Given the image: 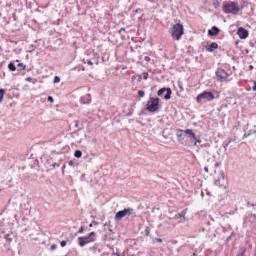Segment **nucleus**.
<instances>
[{"instance_id":"nucleus-1","label":"nucleus","mask_w":256,"mask_h":256,"mask_svg":"<svg viewBox=\"0 0 256 256\" xmlns=\"http://www.w3.org/2000/svg\"><path fill=\"white\" fill-rule=\"evenodd\" d=\"M243 8L244 6H239L237 2H230L226 4L223 9L226 14H236Z\"/></svg>"},{"instance_id":"nucleus-2","label":"nucleus","mask_w":256,"mask_h":256,"mask_svg":"<svg viewBox=\"0 0 256 256\" xmlns=\"http://www.w3.org/2000/svg\"><path fill=\"white\" fill-rule=\"evenodd\" d=\"M178 132H180V134L178 133L177 136L178 138V142L182 144H184L182 137L188 136L192 140H195L196 137L195 133L194 132V130L191 129H188L186 130H178Z\"/></svg>"},{"instance_id":"nucleus-3","label":"nucleus","mask_w":256,"mask_h":256,"mask_svg":"<svg viewBox=\"0 0 256 256\" xmlns=\"http://www.w3.org/2000/svg\"><path fill=\"white\" fill-rule=\"evenodd\" d=\"M184 34V28L182 24H177L174 26L172 28L171 34L174 38H176L177 40L180 39L182 36Z\"/></svg>"},{"instance_id":"nucleus-4","label":"nucleus","mask_w":256,"mask_h":256,"mask_svg":"<svg viewBox=\"0 0 256 256\" xmlns=\"http://www.w3.org/2000/svg\"><path fill=\"white\" fill-rule=\"evenodd\" d=\"M160 220H164L162 223L160 224L158 226L159 228L162 227L165 230H171L172 228L176 226V224H172L170 221L174 219L172 218H168L164 214H162L160 217Z\"/></svg>"},{"instance_id":"nucleus-5","label":"nucleus","mask_w":256,"mask_h":256,"mask_svg":"<svg viewBox=\"0 0 256 256\" xmlns=\"http://www.w3.org/2000/svg\"><path fill=\"white\" fill-rule=\"evenodd\" d=\"M158 98H151L147 103L146 109L150 112H156L158 110Z\"/></svg>"},{"instance_id":"nucleus-6","label":"nucleus","mask_w":256,"mask_h":256,"mask_svg":"<svg viewBox=\"0 0 256 256\" xmlns=\"http://www.w3.org/2000/svg\"><path fill=\"white\" fill-rule=\"evenodd\" d=\"M96 236V234L94 232H92L88 236L80 237L78 238L80 241L79 245L80 247H84L86 244L90 243L91 242H94L95 241L94 236Z\"/></svg>"},{"instance_id":"nucleus-7","label":"nucleus","mask_w":256,"mask_h":256,"mask_svg":"<svg viewBox=\"0 0 256 256\" xmlns=\"http://www.w3.org/2000/svg\"><path fill=\"white\" fill-rule=\"evenodd\" d=\"M134 210L132 208L124 209V210L118 212L116 215L114 219L116 221H120L126 216L132 214Z\"/></svg>"},{"instance_id":"nucleus-8","label":"nucleus","mask_w":256,"mask_h":256,"mask_svg":"<svg viewBox=\"0 0 256 256\" xmlns=\"http://www.w3.org/2000/svg\"><path fill=\"white\" fill-rule=\"evenodd\" d=\"M202 99H206L208 101H212L214 99V96L211 92L205 91L198 96L196 101L200 102Z\"/></svg>"},{"instance_id":"nucleus-9","label":"nucleus","mask_w":256,"mask_h":256,"mask_svg":"<svg viewBox=\"0 0 256 256\" xmlns=\"http://www.w3.org/2000/svg\"><path fill=\"white\" fill-rule=\"evenodd\" d=\"M216 78L219 82H224L226 80V78L228 76V74L224 70L219 68L216 72Z\"/></svg>"},{"instance_id":"nucleus-10","label":"nucleus","mask_w":256,"mask_h":256,"mask_svg":"<svg viewBox=\"0 0 256 256\" xmlns=\"http://www.w3.org/2000/svg\"><path fill=\"white\" fill-rule=\"evenodd\" d=\"M166 92H167V94L165 96L164 98L166 100H170L171 98L172 94V90L170 88H162L160 89V90H158V96H162V94Z\"/></svg>"},{"instance_id":"nucleus-11","label":"nucleus","mask_w":256,"mask_h":256,"mask_svg":"<svg viewBox=\"0 0 256 256\" xmlns=\"http://www.w3.org/2000/svg\"><path fill=\"white\" fill-rule=\"evenodd\" d=\"M238 34L241 39H246L248 36V32L242 28L238 29Z\"/></svg>"},{"instance_id":"nucleus-12","label":"nucleus","mask_w":256,"mask_h":256,"mask_svg":"<svg viewBox=\"0 0 256 256\" xmlns=\"http://www.w3.org/2000/svg\"><path fill=\"white\" fill-rule=\"evenodd\" d=\"M187 210L188 208L182 211L180 214H178L176 215L174 217V218H176L178 216L179 218L180 219V220L178 222V224L185 222L186 216V214Z\"/></svg>"},{"instance_id":"nucleus-13","label":"nucleus","mask_w":256,"mask_h":256,"mask_svg":"<svg viewBox=\"0 0 256 256\" xmlns=\"http://www.w3.org/2000/svg\"><path fill=\"white\" fill-rule=\"evenodd\" d=\"M220 32V30L216 26H213L211 30H208V34L211 36H217Z\"/></svg>"},{"instance_id":"nucleus-14","label":"nucleus","mask_w":256,"mask_h":256,"mask_svg":"<svg viewBox=\"0 0 256 256\" xmlns=\"http://www.w3.org/2000/svg\"><path fill=\"white\" fill-rule=\"evenodd\" d=\"M218 48V44L216 42H212L210 46H206V50L208 52H212L214 50Z\"/></svg>"},{"instance_id":"nucleus-15","label":"nucleus","mask_w":256,"mask_h":256,"mask_svg":"<svg viewBox=\"0 0 256 256\" xmlns=\"http://www.w3.org/2000/svg\"><path fill=\"white\" fill-rule=\"evenodd\" d=\"M220 178H218V180H216V183L218 184H220V182L224 181V173L223 172H220Z\"/></svg>"},{"instance_id":"nucleus-16","label":"nucleus","mask_w":256,"mask_h":256,"mask_svg":"<svg viewBox=\"0 0 256 256\" xmlns=\"http://www.w3.org/2000/svg\"><path fill=\"white\" fill-rule=\"evenodd\" d=\"M222 0H212V4L216 9L220 8V5Z\"/></svg>"},{"instance_id":"nucleus-17","label":"nucleus","mask_w":256,"mask_h":256,"mask_svg":"<svg viewBox=\"0 0 256 256\" xmlns=\"http://www.w3.org/2000/svg\"><path fill=\"white\" fill-rule=\"evenodd\" d=\"M8 68L12 72H14L16 70V67L15 65L12 62H10L8 64Z\"/></svg>"},{"instance_id":"nucleus-18","label":"nucleus","mask_w":256,"mask_h":256,"mask_svg":"<svg viewBox=\"0 0 256 256\" xmlns=\"http://www.w3.org/2000/svg\"><path fill=\"white\" fill-rule=\"evenodd\" d=\"M74 156L76 158H80L82 156V152L80 150H76L75 152Z\"/></svg>"},{"instance_id":"nucleus-19","label":"nucleus","mask_w":256,"mask_h":256,"mask_svg":"<svg viewBox=\"0 0 256 256\" xmlns=\"http://www.w3.org/2000/svg\"><path fill=\"white\" fill-rule=\"evenodd\" d=\"M195 142H194V146H196V147H198V144H200L201 142H202V140H200V138H198L197 137L196 138V139L195 140H194Z\"/></svg>"},{"instance_id":"nucleus-20","label":"nucleus","mask_w":256,"mask_h":256,"mask_svg":"<svg viewBox=\"0 0 256 256\" xmlns=\"http://www.w3.org/2000/svg\"><path fill=\"white\" fill-rule=\"evenodd\" d=\"M4 92H5V91L4 90H3V89L0 90V102H2V100Z\"/></svg>"},{"instance_id":"nucleus-21","label":"nucleus","mask_w":256,"mask_h":256,"mask_svg":"<svg viewBox=\"0 0 256 256\" xmlns=\"http://www.w3.org/2000/svg\"><path fill=\"white\" fill-rule=\"evenodd\" d=\"M138 94L140 98H143L144 96V95H145L144 92V91H142V90L138 91Z\"/></svg>"},{"instance_id":"nucleus-22","label":"nucleus","mask_w":256,"mask_h":256,"mask_svg":"<svg viewBox=\"0 0 256 256\" xmlns=\"http://www.w3.org/2000/svg\"><path fill=\"white\" fill-rule=\"evenodd\" d=\"M60 82V78L58 76H56L54 78V83H58Z\"/></svg>"},{"instance_id":"nucleus-23","label":"nucleus","mask_w":256,"mask_h":256,"mask_svg":"<svg viewBox=\"0 0 256 256\" xmlns=\"http://www.w3.org/2000/svg\"><path fill=\"white\" fill-rule=\"evenodd\" d=\"M18 67H22V70H24L26 68V66H24L22 63H20L18 64Z\"/></svg>"},{"instance_id":"nucleus-24","label":"nucleus","mask_w":256,"mask_h":256,"mask_svg":"<svg viewBox=\"0 0 256 256\" xmlns=\"http://www.w3.org/2000/svg\"><path fill=\"white\" fill-rule=\"evenodd\" d=\"M48 100L50 102L52 103L54 102V100L52 96L48 97Z\"/></svg>"},{"instance_id":"nucleus-25","label":"nucleus","mask_w":256,"mask_h":256,"mask_svg":"<svg viewBox=\"0 0 256 256\" xmlns=\"http://www.w3.org/2000/svg\"><path fill=\"white\" fill-rule=\"evenodd\" d=\"M61 246L64 248V247L66 244V241H62L60 243Z\"/></svg>"},{"instance_id":"nucleus-26","label":"nucleus","mask_w":256,"mask_h":256,"mask_svg":"<svg viewBox=\"0 0 256 256\" xmlns=\"http://www.w3.org/2000/svg\"><path fill=\"white\" fill-rule=\"evenodd\" d=\"M84 227L82 226V227L80 228V230L78 232V233L82 234V233L84 232Z\"/></svg>"},{"instance_id":"nucleus-27","label":"nucleus","mask_w":256,"mask_h":256,"mask_svg":"<svg viewBox=\"0 0 256 256\" xmlns=\"http://www.w3.org/2000/svg\"><path fill=\"white\" fill-rule=\"evenodd\" d=\"M178 86H179L180 88V90L184 91V88H183L181 83L178 82Z\"/></svg>"},{"instance_id":"nucleus-28","label":"nucleus","mask_w":256,"mask_h":256,"mask_svg":"<svg viewBox=\"0 0 256 256\" xmlns=\"http://www.w3.org/2000/svg\"><path fill=\"white\" fill-rule=\"evenodd\" d=\"M150 230H149L148 229V228H147V229H146V236H149V235H150Z\"/></svg>"},{"instance_id":"nucleus-29","label":"nucleus","mask_w":256,"mask_h":256,"mask_svg":"<svg viewBox=\"0 0 256 256\" xmlns=\"http://www.w3.org/2000/svg\"><path fill=\"white\" fill-rule=\"evenodd\" d=\"M148 73H144V78L145 79V80H147L148 78Z\"/></svg>"},{"instance_id":"nucleus-30","label":"nucleus","mask_w":256,"mask_h":256,"mask_svg":"<svg viewBox=\"0 0 256 256\" xmlns=\"http://www.w3.org/2000/svg\"><path fill=\"white\" fill-rule=\"evenodd\" d=\"M250 132H251V130L250 131V133L248 135L246 134H244V136H243V139H244V138H248V136H250Z\"/></svg>"},{"instance_id":"nucleus-31","label":"nucleus","mask_w":256,"mask_h":256,"mask_svg":"<svg viewBox=\"0 0 256 256\" xmlns=\"http://www.w3.org/2000/svg\"><path fill=\"white\" fill-rule=\"evenodd\" d=\"M252 90L254 91H256V82H254V86L252 88Z\"/></svg>"},{"instance_id":"nucleus-32","label":"nucleus","mask_w":256,"mask_h":256,"mask_svg":"<svg viewBox=\"0 0 256 256\" xmlns=\"http://www.w3.org/2000/svg\"><path fill=\"white\" fill-rule=\"evenodd\" d=\"M26 80L27 82H32L33 80L31 78H28Z\"/></svg>"},{"instance_id":"nucleus-33","label":"nucleus","mask_w":256,"mask_h":256,"mask_svg":"<svg viewBox=\"0 0 256 256\" xmlns=\"http://www.w3.org/2000/svg\"><path fill=\"white\" fill-rule=\"evenodd\" d=\"M220 164H221L220 163L216 162V164H215L214 166H215L216 167L218 168V167H219L220 166Z\"/></svg>"},{"instance_id":"nucleus-34","label":"nucleus","mask_w":256,"mask_h":256,"mask_svg":"<svg viewBox=\"0 0 256 256\" xmlns=\"http://www.w3.org/2000/svg\"><path fill=\"white\" fill-rule=\"evenodd\" d=\"M56 248V245H54V244L52 245V246H51V250H55Z\"/></svg>"},{"instance_id":"nucleus-35","label":"nucleus","mask_w":256,"mask_h":256,"mask_svg":"<svg viewBox=\"0 0 256 256\" xmlns=\"http://www.w3.org/2000/svg\"><path fill=\"white\" fill-rule=\"evenodd\" d=\"M246 251V248H244L242 250V256H244V254H245V252Z\"/></svg>"},{"instance_id":"nucleus-36","label":"nucleus","mask_w":256,"mask_h":256,"mask_svg":"<svg viewBox=\"0 0 256 256\" xmlns=\"http://www.w3.org/2000/svg\"><path fill=\"white\" fill-rule=\"evenodd\" d=\"M69 164L70 166H74V162H72V161H70L69 162Z\"/></svg>"},{"instance_id":"nucleus-37","label":"nucleus","mask_w":256,"mask_h":256,"mask_svg":"<svg viewBox=\"0 0 256 256\" xmlns=\"http://www.w3.org/2000/svg\"><path fill=\"white\" fill-rule=\"evenodd\" d=\"M88 64L90 66H92L93 65V62H92L91 61H88Z\"/></svg>"},{"instance_id":"nucleus-38","label":"nucleus","mask_w":256,"mask_h":256,"mask_svg":"<svg viewBox=\"0 0 256 256\" xmlns=\"http://www.w3.org/2000/svg\"><path fill=\"white\" fill-rule=\"evenodd\" d=\"M204 170H205V172H208V168L205 167Z\"/></svg>"},{"instance_id":"nucleus-39","label":"nucleus","mask_w":256,"mask_h":256,"mask_svg":"<svg viewBox=\"0 0 256 256\" xmlns=\"http://www.w3.org/2000/svg\"><path fill=\"white\" fill-rule=\"evenodd\" d=\"M248 206H254V204H250V202H248Z\"/></svg>"},{"instance_id":"nucleus-40","label":"nucleus","mask_w":256,"mask_h":256,"mask_svg":"<svg viewBox=\"0 0 256 256\" xmlns=\"http://www.w3.org/2000/svg\"><path fill=\"white\" fill-rule=\"evenodd\" d=\"M158 242H163L162 240V238H158Z\"/></svg>"},{"instance_id":"nucleus-41","label":"nucleus","mask_w":256,"mask_h":256,"mask_svg":"<svg viewBox=\"0 0 256 256\" xmlns=\"http://www.w3.org/2000/svg\"><path fill=\"white\" fill-rule=\"evenodd\" d=\"M78 122H76L75 127L76 128H78Z\"/></svg>"},{"instance_id":"nucleus-42","label":"nucleus","mask_w":256,"mask_h":256,"mask_svg":"<svg viewBox=\"0 0 256 256\" xmlns=\"http://www.w3.org/2000/svg\"><path fill=\"white\" fill-rule=\"evenodd\" d=\"M251 216H253L256 220V214H252Z\"/></svg>"},{"instance_id":"nucleus-43","label":"nucleus","mask_w":256,"mask_h":256,"mask_svg":"<svg viewBox=\"0 0 256 256\" xmlns=\"http://www.w3.org/2000/svg\"><path fill=\"white\" fill-rule=\"evenodd\" d=\"M145 59L146 61H148L150 58L148 57H146Z\"/></svg>"},{"instance_id":"nucleus-44","label":"nucleus","mask_w":256,"mask_h":256,"mask_svg":"<svg viewBox=\"0 0 256 256\" xmlns=\"http://www.w3.org/2000/svg\"><path fill=\"white\" fill-rule=\"evenodd\" d=\"M250 70H252V69L254 68V66H252L250 65Z\"/></svg>"},{"instance_id":"nucleus-45","label":"nucleus","mask_w":256,"mask_h":256,"mask_svg":"<svg viewBox=\"0 0 256 256\" xmlns=\"http://www.w3.org/2000/svg\"><path fill=\"white\" fill-rule=\"evenodd\" d=\"M124 31V28H122L120 30V32L122 31Z\"/></svg>"},{"instance_id":"nucleus-46","label":"nucleus","mask_w":256,"mask_h":256,"mask_svg":"<svg viewBox=\"0 0 256 256\" xmlns=\"http://www.w3.org/2000/svg\"><path fill=\"white\" fill-rule=\"evenodd\" d=\"M89 226L90 227H92L93 226V224H90V225H89Z\"/></svg>"},{"instance_id":"nucleus-47","label":"nucleus","mask_w":256,"mask_h":256,"mask_svg":"<svg viewBox=\"0 0 256 256\" xmlns=\"http://www.w3.org/2000/svg\"><path fill=\"white\" fill-rule=\"evenodd\" d=\"M254 134H256V130H254Z\"/></svg>"},{"instance_id":"nucleus-48","label":"nucleus","mask_w":256,"mask_h":256,"mask_svg":"<svg viewBox=\"0 0 256 256\" xmlns=\"http://www.w3.org/2000/svg\"><path fill=\"white\" fill-rule=\"evenodd\" d=\"M136 12H138V10H136Z\"/></svg>"},{"instance_id":"nucleus-49","label":"nucleus","mask_w":256,"mask_h":256,"mask_svg":"<svg viewBox=\"0 0 256 256\" xmlns=\"http://www.w3.org/2000/svg\"><path fill=\"white\" fill-rule=\"evenodd\" d=\"M86 96H88V98L90 97V96L89 95H88Z\"/></svg>"}]
</instances>
